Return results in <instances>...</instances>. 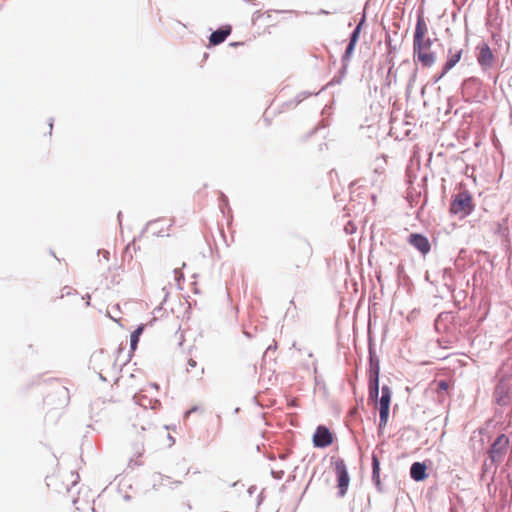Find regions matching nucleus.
<instances>
[{
    "label": "nucleus",
    "instance_id": "nucleus-1",
    "mask_svg": "<svg viewBox=\"0 0 512 512\" xmlns=\"http://www.w3.org/2000/svg\"><path fill=\"white\" fill-rule=\"evenodd\" d=\"M428 27L422 13L417 15L415 31L413 36V56L423 67L430 68L436 62V53L430 51L433 44L431 38L426 37Z\"/></svg>",
    "mask_w": 512,
    "mask_h": 512
},
{
    "label": "nucleus",
    "instance_id": "nucleus-2",
    "mask_svg": "<svg viewBox=\"0 0 512 512\" xmlns=\"http://www.w3.org/2000/svg\"><path fill=\"white\" fill-rule=\"evenodd\" d=\"M368 354H369V379H368V400L371 403L378 401L379 393V374H380V361L376 355L374 344L369 338L368 343Z\"/></svg>",
    "mask_w": 512,
    "mask_h": 512
},
{
    "label": "nucleus",
    "instance_id": "nucleus-3",
    "mask_svg": "<svg viewBox=\"0 0 512 512\" xmlns=\"http://www.w3.org/2000/svg\"><path fill=\"white\" fill-rule=\"evenodd\" d=\"M474 208L472 195L468 190H462L453 196L449 211L451 214L461 213L463 216H468L474 211Z\"/></svg>",
    "mask_w": 512,
    "mask_h": 512
},
{
    "label": "nucleus",
    "instance_id": "nucleus-4",
    "mask_svg": "<svg viewBox=\"0 0 512 512\" xmlns=\"http://www.w3.org/2000/svg\"><path fill=\"white\" fill-rule=\"evenodd\" d=\"M509 443V438L503 433L494 440L488 450V457L491 464H498L502 461L509 447Z\"/></svg>",
    "mask_w": 512,
    "mask_h": 512
},
{
    "label": "nucleus",
    "instance_id": "nucleus-5",
    "mask_svg": "<svg viewBox=\"0 0 512 512\" xmlns=\"http://www.w3.org/2000/svg\"><path fill=\"white\" fill-rule=\"evenodd\" d=\"M481 80L477 77L466 78L461 85L462 97L465 102H472L481 90Z\"/></svg>",
    "mask_w": 512,
    "mask_h": 512
},
{
    "label": "nucleus",
    "instance_id": "nucleus-6",
    "mask_svg": "<svg viewBox=\"0 0 512 512\" xmlns=\"http://www.w3.org/2000/svg\"><path fill=\"white\" fill-rule=\"evenodd\" d=\"M335 472L337 476L338 495L340 497H343L346 494L350 483V476L345 461L343 459L336 460Z\"/></svg>",
    "mask_w": 512,
    "mask_h": 512
},
{
    "label": "nucleus",
    "instance_id": "nucleus-7",
    "mask_svg": "<svg viewBox=\"0 0 512 512\" xmlns=\"http://www.w3.org/2000/svg\"><path fill=\"white\" fill-rule=\"evenodd\" d=\"M334 435L324 425L317 426L314 434H313V445L316 448H326L333 443Z\"/></svg>",
    "mask_w": 512,
    "mask_h": 512
},
{
    "label": "nucleus",
    "instance_id": "nucleus-8",
    "mask_svg": "<svg viewBox=\"0 0 512 512\" xmlns=\"http://www.w3.org/2000/svg\"><path fill=\"white\" fill-rule=\"evenodd\" d=\"M477 49L479 50V53H478V56H477V62L479 64V66L483 69V70H487L489 68H491L493 66V62H494V54L491 50V48L489 47V45L485 42H483L482 44H480Z\"/></svg>",
    "mask_w": 512,
    "mask_h": 512
},
{
    "label": "nucleus",
    "instance_id": "nucleus-9",
    "mask_svg": "<svg viewBox=\"0 0 512 512\" xmlns=\"http://www.w3.org/2000/svg\"><path fill=\"white\" fill-rule=\"evenodd\" d=\"M408 243L418 250L423 256L431 250L429 239L421 233H411L407 239Z\"/></svg>",
    "mask_w": 512,
    "mask_h": 512
},
{
    "label": "nucleus",
    "instance_id": "nucleus-10",
    "mask_svg": "<svg viewBox=\"0 0 512 512\" xmlns=\"http://www.w3.org/2000/svg\"><path fill=\"white\" fill-rule=\"evenodd\" d=\"M232 28L230 25H224L217 30L213 31L209 37L211 45H219L223 43L231 34Z\"/></svg>",
    "mask_w": 512,
    "mask_h": 512
},
{
    "label": "nucleus",
    "instance_id": "nucleus-11",
    "mask_svg": "<svg viewBox=\"0 0 512 512\" xmlns=\"http://www.w3.org/2000/svg\"><path fill=\"white\" fill-rule=\"evenodd\" d=\"M410 477L416 482L424 481L428 477L426 464L424 462L412 463Z\"/></svg>",
    "mask_w": 512,
    "mask_h": 512
},
{
    "label": "nucleus",
    "instance_id": "nucleus-12",
    "mask_svg": "<svg viewBox=\"0 0 512 512\" xmlns=\"http://www.w3.org/2000/svg\"><path fill=\"white\" fill-rule=\"evenodd\" d=\"M463 54L462 49L453 50V48L448 49L447 60L443 65L444 73H448L452 68L456 66V64L461 60Z\"/></svg>",
    "mask_w": 512,
    "mask_h": 512
},
{
    "label": "nucleus",
    "instance_id": "nucleus-13",
    "mask_svg": "<svg viewBox=\"0 0 512 512\" xmlns=\"http://www.w3.org/2000/svg\"><path fill=\"white\" fill-rule=\"evenodd\" d=\"M372 482L379 492L383 491L380 480V460L374 453L372 454Z\"/></svg>",
    "mask_w": 512,
    "mask_h": 512
},
{
    "label": "nucleus",
    "instance_id": "nucleus-14",
    "mask_svg": "<svg viewBox=\"0 0 512 512\" xmlns=\"http://www.w3.org/2000/svg\"><path fill=\"white\" fill-rule=\"evenodd\" d=\"M133 400H134L135 404H137L145 409H147V408L155 409L156 406L160 404L158 400H152L142 394H135L133 396Z\"/></svg>",
    "mask_w": 512,
    "mask_h": 512
},
{
    "label": "nucleus",
    "instance_id": "nucleus-15",
    "mask_svg": "<svg viewBox=\"0 0 512 512\" xmlns=\"http://www.w3.org/2000/svg\"><path fill=\"white\" fill-rule=\"evenodd\" d=\"M349 64L341 63V68L337 72V74L334 75V77L324 86L321 90H324L325 88L333 85L341 84L343 79L345 78L347 71H348Z\"/></svg>",
    "mask_w": 512,
    "mask_h": 512
},
{
    "label": "nucleus",
    "instance_id": "nucleus-16",
    "mask_svg": "<svg viewBox=\"0 0 512 512\" xmlns=\"http://www.w3.org/2000/svg\"><path fill=\"white\" fill-rule=\"evenodd\" d=\"M392 398V391L389 386L383 385L381 388V397H378V401L375 404L379 406H390Z\"/></svg>",
    "mask_w": 512,
    "mask_h": 512
},
{
    "label": "nucleus",
    "instance_id": "nucleus-17",
    "mask_svg": "<svg viewBox=\"0 0 512 512\" xmlns=\"http://www.w3.org/2000/svg\"><path fill=\"white\" fill-rule=\"evenodd\" d=\"M144 331V325H139L130 335V352L133 353L137 349L140 336Z\"/></svg>",
    "mask_w": 512,
    "mask_h": 512
},
{
    "label": "nucleus",
    "instance_id": "nucleus-18",
    "mask_svg": "<svg viewBox=\"0 0 512 512\" xmlns=\"http://www.w3.org/2000/svg\"><path fill=\"white\" fill-rule=\"evenodd\" d=\"M494 395L498 405L506 406L509 403V394L501 386L496 387Z\"/></svg>",
    "mask_w": 512,
    "mask_h": 512
},
{
    "label": "nucleus",
    "instance_id": "nucleus-19",
    "mask_svg": "<svg viewBox=\"0 0 512 512\" xmlns=\"http://www.w3.org/2000/svg\"><path fill=\"white\" fill-rule=\"evenodd\" d=\"M356 45H357V43L348 41L345 51L341 57V63L349 64L351 57L355 51Z\"/></svg>",
    "mask_w": 512,
    "mask_h": 512
},
{
    "label": "nucleus",
    "instance_id": "nucleus-20",
    "mask_svg": "<svg viewBox=\"0 0 512 512\" xmlns=\"http://www.w3.org/2000/svg\"><path fill=\"white\" fill-rule=\"evenodd\" d=\"M385 45L387 47V53L389 55L395 54L399 49V45L394 44L392 42V38L388 32H386V35H385Z\"/></svg>",
    "mask_w": 512,
    "mask_h": 512
},
{
    "label": "nucleus",
    "instance_id": "nucleus-21",
    "mask_svg": "<svg viewBox=\"0 0 512 512\" xmlns=\"http://www.w3.org/2000/svg\"><path fill=\"white\" fill-rule=\"evenodd\" d=\"M322 90L318 92H309V91H302L298 93L294 99V107L300 104L302 101H304L306 98L312 96V95H318Z\"/></svg>",
    "mask_w": 512,
    "mask_h": 512
},
{
    "label": "nucleus",
    "instance_id": "nucleus-22",
    "mask_svg": "<svg viewBox=\"0 0 512 512\" xmlns=\"http://www.w3.org/2000/svg\"><path fill=\"white\" fill-rule=\"evenodd\" d=\"M387 63L389 64V68H388V75H387V78H386V82H387V85H390V76L392 75L393 73V69H394V66H395V63H394V54L392 55H389L387 53V59H386Z\"/></svg>",
    "mask_w": 512,
    "mask_h": 512
},
{
    "label": "nucleus",
    "instance_id": "nucleus-23",
    "mask_svg": "<svg viewBox=\"0 0 512 512\" xmlns=\"http://www.w3.org/2000/svg\"><path fill=\"white\" fill-rule=\"evenodd\" d=\"M57 394L62 398V404L66 405L69 401V391L66 387L62 386L57 390Z\"/></svg>",
    "mask_w": 512,
    "mask_h": 512
},
{
    "label": "nucleus",
    "instance_id": "nucleus-24",
    "mask_svg": "<svg viewBox=\"0 0 512 512\" xmlns=\"http://www.w3.org/2000/svg\"><path fill=\"white\" fill-rule=\"evenodd\" d=\"M390 406H379V420L388 421Z\"/></svg>",
    "mask_w": 512,
    "mask_h": 512
},
{
    "label": "nucleus",
    "instance_id": "nucleus-25",
    "mask_svg": "<svg viewBox=\"0 0 512 512\" xmlns=\"http://www.w3.org/2000/svg\"><path fill=\"white\" fill-rule=\"evenodd\" d=\"M174 276H175V281L177 282V286L180 290H182V287H181V281L184 280V274L183 272L178 269V268H175L174 271Z\"/></svg>",
    "mask_w": 512,
    "mask_h": 512
},
{
    "label": "nucleus",
    "instance_id": "nucleus-26",
    "mask_svg": "<svg viewBox=\"0 0 512 512\" xmlns=\"http://www.w3.org/2000/svg\"><path fill=\"white\" fill-rule=\"evenodd\" d=\"M219 207L223 214H225V208L228 207V198L225 194L221 193L219 197Z\"/></svg>",
    "mask_w": 512,
    "mask_h": 512
},
{
    "label": "nucleus",
    "instance_id": "nucleus-27",
    "mask_svg": "<svg viewBox=\"0 0 512 512\" xmlns=\"http://www.w3.org/2000/svg\"><path fill=\"white\" fill-rule=\"evenodd\" d=\"M361 31L362 30L355 27L349 36V41L358 43Z\"/></svg>",
    "mask_w": 512,
    "mask_h": 512
},
{
    "label": "nucleus",
    "instance_id": "nucleus-28",
    "mask_svg": "<svg viewBox=\"0 0 512 512\" xmlns=\"http://www.w3.org/2000/svg\"><path fill=\"white\" fill-rule=\"evenodd\" d=\"M437 392H445L449 389V383L446 380H439L437 382Z\"/></svg>",
    "mask_w": 512,
    "mask_h": 512
},
{
    "label": "nucleus",
    "instance_id": "nucleus-29",
    "mask_svg": "<svg viewBox=\"0 0 512 512\" xmlns=\"http://www.w3.org/2000/svg\"><path fill=\"white\" fill-rule=\"evenodd\" d=\"M447 73H444V68L442 67V70L441 72L439 73H436L435 75H433V77L431 78V82L432 84H436L438 83Z\"/></svg>",
    "mask_w": 512,
    "mask_h": 512
},
{
    "label": "nucleus",
    "instance_id": "nucleus-30",
    "mask_svg": "<svg viewBox=\"0 0 512 512\" xmlns=\"http://www.w3.org/2000/svg\"><path fill=\"white\" fill-rule=\"evenodd\" d=\"M72 293H76V290H74L72 287L65 286V287H63V289H62V295H61V298H63L64 296H69V295H71Z\"/></svg>",
    "mask_w": 512,
    "mask_h": 512
},
{
    "label": "nucleus",
    "instance_id": "nucleus-31",
    "mask_svg": "<svg viewBox=\"0 0 512 512\" xmlns=\"http://www.w3.org/2000/svg\"><path fill=\"white\" fill-rule=\"evenodd\" d=\"M365 22H366V13H365V12H363V14H362V16H361V18H360L359 22L356 24V26H355V27H356V28H358V29H360V30H362V29H363V26H364V24H365Z\"/></svg>",
    "mask_w": 512,
    "mask_h": 512
},
{
    "label": "nucleus",
    "instance_id": "nucleus-32",
    "mask_svg": "<svg viewBox=\"0 0 512 512\" xmlns=\"http://www.w3.org/2000/svg\"><path fill=\"white\" fill-rule=\"evenodd\" d=\"M416 75H417V69H415L414 72L412 73V75L410 76V79H409V82L407 85V91L411 88L412 84L415 82Z\"/></svg>",
    "mask_w": 512,
    "mask_h": 512
},
{
    "label": "nucleus",
    "instance_id": "nucleus-33",
    "mask_svg": "<svg viewBox=\"0 0 512 512\" xmlns=\"http://www.w3.org/2000/svg\"><path fill=\"white\" fill-rule=\"evenodd\" d=\"M271 475H272L273 478L280 480L284 476V471H282V470L281 471L272 470L271 471Z\"/></svg>",
    "mask_w": 512,
    "mask_h": 512
},
{
    "label": "nucleus",
    "instance_id": "nucleus-34",
    "mask_svg": "<svg viewBox=\"0 0 512 512\" xmlns=\"http://www.w3.org/2000/svg\"><path fill=\"white\" fill-rule=\"evenodd\" d=\"M488 470H489V465H488V463L485 461V462L483 463V466H482V473H481V477H480V479H481V480H484V478H485L486 473L488 472Z\"/></svg>",
    "mask_w": 512,
    "mask_h": 512
},
{
    "label": "nucleus",
    "instance_id": "nucleus-35",
    "mask_svg": "<svg viewBox=\"0 0 512 512\" xmlns=\"http://www.w3.org/2000/svg\"><path fill=\"white\" fill-rule=\"evenodd\" d=\"M496 490H497V488H496V487H493V485H491V483H487V491H488V493H489V495H490L491 497H494V496H495V494H496Z\"/></svg>",
    "mask_w": 512,
    "mask_h": 512
},
{
    "label": "nucleus",
    "instance_id": "nucleus-36",
    "mask_svg": "<svg viewBox=\"0 0 512 512\" xmlns=\"http://www.w3.org/2000/svg\"><path fill=\"white\" fill-rule=\"evenodd\" d=\"M102 254L103 255V258L106 260V261H109L110 259V253L109 251L107 250H98V255Z\"/></svg>",
    "mask_w": 512,
    "mask_h": 512
},
{
    "label": "nucleus",
    "instance_id": "nucleus-37",
    "mask_svg": "<svg viewBox=\"0 0 512 512\" xmlns=\"http://www.w3.org/2000/svg\"><path fill=\"white\" fill-rule=\"evenodd\" d=\"M354 230H355V226L351 222H348V224L345 226V231L347 233H353Z\"/></svg>",
    "mask_w": 512,
    "mask_h": 512
},
{
    "label": "nucleus",
    "instance_id": "nucleus-38",
    "mask_svg": "<svg viewBox=\"0 0 512 512\" xmlns=\"http://www.w3.org/2000/svg\"><path fill=\"white\" fill-rule=\"evenodd\" d=\"M187 364H188V368H187V370L189 371V369H190V368H194V367H196L197 362H196L194 359H192V358H191V359H189V360H188V363H187Z\"/></svg>",
    "mask_w": 512,
    "mask_h": 512
},
{
    "label": "nucleus",
    "instance_id": "nucleus-39",
    "mask_svg": "<svg viewBox=\"0 0 512 512\" xmlns=\"http://www.w3.org/2000/svg\"><path fill=\"white\" fill-rule=\"evenodd\" d=\"M198 410L197 406H193L191 409L185 412V417H188L191 413H194Z\"/></svg>",
    "mask_w": 512,
    "mask_h": 512
},
{
    "label": "nucleus",
    "instance_id": "nucleus-40",
    "mask_svg": "<svg viewBox=\"0 0 512 512\" xmlns=\"http://www.w3.org/2000/svg\"><path fill=\"white\" fill-rule=\"evenodd\" d=\"M140 465H142V463L137 461V460L130 459V461H129V466L130 467H132V466H140Z\"/></svg>",
    "mask_w": 512,
    "mask_h": 512
},
{
    "label": "nucleus",
    "instance_id": "nucleus-41",
    "mask_svg": "<svg viewBox=\"0 0 512 512\" xmlns=\"http://www.w3.org/2000/svg\"><path fill=\"white\" fill-rule=\"evenodd\" d=\"M314 380H315V384H316V385L324 384V380L322 379V377H321V376H317V375H316Z\"/></svg>",
    "mask_w": 512,
    "mask_h": 512
},
{
    "label": "nucleus",
    "instance_id": "nucleus-42",
    "mask_svg": "<svg viewBox=\"0 0 512 512\" xmlns=\"http://www.w3.org/2000/svg\"><path fill=\"white\" fill-rule=\"evenodd\" d=\"M496 469L497 467H495L491 477L489 478V482L488 483H491V485H493L494 481H495V474H496Z\"/></svg>",
    "mask_w": 512,
    "mask_h": 512
},
{
    "label": "nucleus",
    "instance_id": "nucleus-43",
    "mask_svg": "<svg viewBox=\"0 0 512 512\" xmlns=\"http://www.w3.org/2000/svg\"><path fill=\"white\" fill-rule=\"evenodd\" d=\"M387 422L388 421H381V420H379L378 429L382 430L387 425Z\"/></svg>",
    "mask_w": 512,
    "mask_h": 512
},
{
    "label": "nucleus",
    "instance_id": "nucleus-44",
    "mask_svg": "<svg viewBox=\"0 0 512 512\" xmlns=\"http://www.w3.org/2000/svg\"><path fill=\"white\" fill-rule=\"evenodd\" d=\"M83 299L87 300L86 305H87V306H89V305H90V302H89V300H90V295H89V294H86V295L83 297Z\"/></svg>",
    "mask_w": 512,
    "mask_h": 512
},
{
    "label": "nucleus",
    "instance_id": "nucleus-45",
    "mask_svg": "<svg viewBox=\"0 0 512 512\" xmlns=\"http://www.w3.org/2000/svg\"><path fill=\"white\" fill-rule=\"evenodd\" d=\"M329 13H330L329 11H326V10H324V9H321V10L318 12V14H321V15H327V14H329Z\"/></svg>",
    "mask_w": 512,
    "mask_h": 512
},
{
    "label": "nucleus",
    "instance_id": "nucleus-46",
    "mask_svg": "<svg viewBox=\"0 0 512 512\" xmlns=\"http://www.w3.org/2000/svg\"><path fill=\"white\" fill-rule=\"evenodd\" d=\"M117 219H118L119 223L121 224V219H122V212L121 211L118 212Z\"/></svg>",
    "mask_w": 512,
    "mask_h": 512
},
{
    "label": "nucleus",
    "instance_id": "nucleus-47",
    "mask_svg": "<svg viewBox=\"0 0 512 512\" xmlns=\"http://www.w3.org/2000/svg\"><path fill=\"white\" fill-rule=\"evenodd\" d=\"M49 127H50V131H52V128H53V118L50 119L49 121ZM51 134V132H49Z\"/></svg>",
    "mask_w": 512,
    "mask_h": 512
},
{
    "label": "nucleus",
    "instance_id": "nucleus-48",
    "mask_svg": "<svg viewBox=\"0 0 512 512\" xmlns=\"http://www.w3.org/2000/svg\"><path fill=\"white\" fill-rule=\"evenodd\" d=\"M162 308L159 306L157 308L154 309V314H157L159 312H161Z\"/></svg>",
    "mask_w": 512,
    "mask_h": 512
},
{
    "label": "nucleus",
    "instance_id": "nucleus-49",
    "mask_svg": "<svg viewBox=\"0 0 512 512\" xmlns=\"http://www.w3.org/2000/svg\"><path fill=\"white\" fill-rule=\"evenodd\" d=\"M274 349H276V346H269L266 350V353H268L269 351H273Z\"/></svg>",
    "mask_w": 512,
    "mask_h": 512
},
{
    "label": "nucleus",
    "instance_id": "nucleus-50",
    "mask_svg": "<svg viewBox=\"0 0 512 512\" xmlns=\"http://www.w3.org/2000/svg\"><path fill=\"white\" fill-rule=\"evenodd\" d=\"M274 349H276V346H269L266 350V353H268L269 351H273Z\"/></svg>",
    "mask_w": 512,
    "mask_h": 512
},
{
    "label": "nucleus",
    "instance_id": "nucleus-51",
    "mask_svg": "<svg viewBox=\"0 0 512 512\" xmlns=\"http://www.w3.org/2000/svg\"><path fill=\"white\" fill-rule=\"evenodd\" d=\"M274 349H276V346H269L266 350V353H268L269 351H273Z\"/></svg>",
    "mask_w": 512,
    "mask_h": 512
},
{
    "label": "nucleus",
    "instance_id": "nucleus-52",
    "mask_svg": "<svg viewBox=\"0 0 512 512\" xmlns=\"http://www.w3.org/2000/svg\"><path fill=\"white\" fill-rule=\"evenodd\" d=\"M274 349H276V346H269L266 350V353H268L269 351H273Z\"/></svg>",
    "mask_w": 512,
    "mask_h": 512
},
{
    "label": "nucleus",
    "instance_id": "nucleus-53",
    "mask_svg": "<svg viewBox=\"0 0 512 512\" xmlns=\"http://www.w3.org/2000/svg\"><path fill=\"white\" fill-rule=\"evenodd\" d=\"M151 387L155 388V389H158V384L157 383H152L151 384Z\"/></svg>",
    "mask_w": 512,
    "mask_h": 512
},
{
    "label": "nucleus",
    "instance_id": "nucleus-54",
    "mask_svg": "<svg viewBox=\"0 0 512 512\" xmlns=\"http://www.w3.org/2000/svg\"><path fill=\"white\" fill-rule=\"evenodd\" d=\"M372 200H373V202H375V200H376V196L374 194L372 195Z\"/></svg>",
    "mask_w": 512,
    "mask_h": 512
},
{
    "label": "nucleus",
    "instance_id": "nucleus-55",
    "mask_svg": "<svg viewBox=\"0 0 512 512\" xmlns=\"http://www.w3.org/2000/svg\"><path fill=\"white\" fill-rule=\"evenodd\" d=\"M138 456L140 457L142 455V451H137Z\"/></svg>",
    "mask_w": 512,
    "mask_h": 512
},
{
    "label": "nucleus",
    "instance_id": "nucleus-56",
    "mask_svg": "<svg viewBox=\"0 0 512 512\" xmlns=\"http://www.w3.org/2000/svg\"><path fill=\"white\" fill-rule=\"evenodd\" d=\"M403 269L402 266H398V272H400Z\"/></svg>",
    "mask_w": 512,
    "mask_h": 512
},
{
    "label": "nucleus",
    "instance_id": "nucleus-57",
    "mask_svg": "<svg viewBox=\"0 0 512 512\" xmlns=\"http://www.w3.org/2000/svg\"><path fill=\"white\" fill-rule=\"evenodd\" d=\"M99 376H100V379H101V380H103V381H105V380H106V379H105L101 374H100Z\"/></svg>",
    "mask_w": 512,
    "mask_h": 512
},
{
    "label": "nucleus",
    "instance_id": "nucleus-58",
    "mask_svg": "<svg viewBox=\"0 0 512 512\" xmlns=\"http://www.w3.org/2000/svg\"><path fill=\"white\" fill-rule=\"evenodd\" d=\"M168 437H169V440H172V442L174 443L173 437H171L170 435H168Z\"/></svg>",
    "mask_w": 512,
    "mask_h": 512
}]
</instances>
